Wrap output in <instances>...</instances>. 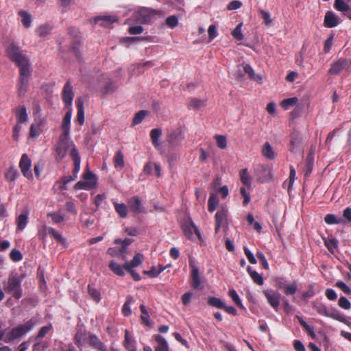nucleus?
Returning <instances> with one entry per match:
<instances>
[{
    "label": "nucleus",
    "instance_id": "nucleus-16",
    "mask_svg": "<svg viewBox=\"0 0 351 351\" xmlns=\"http://www.w3.org/2000/svg\"><path fill=\"white\" fill-rule=\"evenodd\" d=\"M339 23L340 19L335 12L332 11L326 12L324 21V25L326 27H335L337 26Z\"/></svg>",
    "mask_w": 351,
    "mask_h": 351
},
{
    "label": "nucleus",
    "instance_id": "nucleus-45",
    "mask_svg": "<svg viewBox=\"0 0 351 351\" xmlns=\"http://www.w3.org/2000/svg\"><path fill=\"white\" fill-rule=\"evenodd\" d=\"M297 97H291L282 100L280 103V106L285 110H288L291 106H295L298 103Z\"/></svg>",
    "mask_w": 351,
    "mask_h": 351
},
{
    "label": "nucleus",
    "instance_id": "nucleus-28",
    "mask_svg": "<svg viewBox=\"0 0 351 351\" xmlns=\"http://www.w3.org/2000/svg\"><path fill=\"white\" fill-rule=\"evenodd\" d=\"M155 340L158 344L155 351H169L168 343L165 338L160 335H156Z\"/></svg>",
    "mask_w": 351,
    "mask_h": 351
},
{
    "label": "nucleus",
    "instance_id": "nucleus-26",
    "mask_svg": "<svg viewBox=\"0 0 351 351\" xmlns=\"http://www.w3.org/2000/svg\"><path fill=\"white\" fill-rule=\"evenodd\" d=\"M182 139L181 132L178 130H173L168 136V141L173 146L178 145Z\"/></svg>",
    "mask_w": 351,
    "mask_h": 351
},
{
    "label": "nucleus",
    "instance_id": "nucleus-27",
    "mask_svg": "<svg viewBox=\"0 0 351 351\" xmlns=\"http://www.w3.org/2000/svg\"><path fill=\"white\" fill-rule=\"evenodd\" d=\"M262 154L264 157L269 160H273L276 157V153L268 142L264 144L262 149Z\"/></svg>",
    "mask_w": 351,
    "mask_h": 351
},
{
    "label": "nucleus",
    "instance_id": "nucleus-21",
    "mask_svg": "<svg viewBox=\"0 0 351 351\" xmlns=\"http://www.w3.org/2000/svg\"><path fill=\"white\" fill-rule=\"evenodd\" d=\"M70 156L72 157V158L73 160V163H74L73 175L77 176V173L80 170V162H81V158H80V156L77 149H73L71 152Z\"/></svg>",
    "mask_w": 351,
    "mask_h": 351
},
{
    "label": "nucleus",
    "instance_id": "nucleus-19",
    "mask_svg": "<svg viewBox=\"0 0 351 351\" xmlns=\"http://www.w3.org/2000/svg\"><path fill=\"white\" fill-rule=\"evenodd\" d=\"M71 117L72 110L69 109L65 114L62 124V134L66 136H69L70 134V123Z\"/></svg>",
    "mask_w": 351,
    "mask_h": 351
},
{
    "label": "nucleus",
    "instance_id": "nucleus-54",
    "mask_svg": "<svg viewBox=\"0 0 351 351\" xmlns=\"http://www.w3.org/2000/svg\"><path fill=\"white\" fill-rule=\"evenodd\" d=\"M146 114L147 112L145 110H141L138 112H137L133 119V125H138L141 123L142 121L145 119Z\"/></svg>",
    "mask_w": 351,
    "mask_h": 351
},
{
    "label": "nucleus",
    "instance_id": "nucleus-22",
    "mask_svg": "<svg viewBox=\"0 0 351 351\" xmlns=\"http://www.w3.org/2000/svg\"><path fill=\"white\" fill-rule=\"evenodd\" d=\"M15 112L18 123H23L27 121L28 115L25 106H22L18 107Z\"/></svg>",
    "mask_w": 351,
    "mask_h": 351
},
{
    "label": "nucleus",
    "instance_id": "nucleus-33",
    "mask_svg": "<svg viewBox=\"0 0 351 351\" xmlns=\"http://www.w3.org/2000/svg\"><path fill=\"white\" fill-rule=\"evenodd\" d=\"M44 229L46 230V232L52 235L53 237L57 241H58L59 243H62V244H65L66 243V240L57 231H56L55 229H53V228H51V227H47V226H44Z\"/></svg>",
    "mask_w": 351,
    "mask_h": 351
},
{
    "label": "nucleus",
    "instance_id": "nucleus-20",
    "mask_svg": "<svg viewBox=\"0 0 351 351\" xmlns=\"http://www.w3.org/2000/svg\"><path fill=\"white\" fill-rule=\"evenodd\" d=\"M83 178L86 182L90 189L95 188L97 185V178L95 174L91 172L89 169H86V171L83 174Z\"/></svg>",
    "mask_w": 351,
    "mask_h": 351
},
{
    "label": "nucleus",
    "instance_id": "nucleus-53",
    "mask_svg": "<svg viewBox=\"0 0 351 351\" xmlns=\"http://www.w3.org/2000/svg\"><path fill=\"white\" fill-rule=\"evenodd\" d=\"M88 291L90 297L96 302H99L100 301V293L93 286L88 285Z\"/></svg>",
    "mask_w": 351,
    "mask_h": 351
},
{
    "label": "nucleus",
    "instance_id": "nucleus-44",
    "mask_svg": "<svg viewBox=\"0 0 351 351\" xmlns=\"http://www.w3.org/2000/svg\"><path fill=\"white\" fill-rule=\"evenodd\" d=\"M243 23H239L237 26L232 32V36L237 40H242L244 36L242 33Z\"/></svg>",
    "mask_w": 351,
    "mask_h": 351
},
{
    "label": "nucleus",
    "instance_id": "nucleus-61",
    "mask_svg": "<svg viewBox=\"0 0 351 351\" xmlns=\"http://www.w3.org/2000/svg\"><path fill=\"white\" fill-rule=\"evenodd\" d=\"M336 287L341 289L346 294H351V288H350L345 282L342 281H337Z\"/></svg>",
    "mask_w": 351,
    "mask_h": 351
},
{
    "label": "nucleus",
    "instance_id": "nucleus-41",
    "mask_svg": "<svg viewBox=\"0 0 351 351\" xmlns=\"http://www.w3.org/2000/svg\"><path fill=\"white\" fill-rule=\"evenodd\" d=\"M280 288L284 289V293L285 295H293L296 293L298 289V285L295 281H294L291 285H284L280 287Z\"/></svg>",
    "mask_w": 351,
    "mask_h": 351
},
{
    "label": "nucleus",
    "instance_id": "nucleus-2",
    "mask_svg": "<svg viewBox=\"0 0 351 351\" xmlns=\"http://www.w3.org/2000/svg\"><path fill=\"white\" fill-rule=\"evenodd\" d=\"M34 326V322L32 320H29L24 324L19 325L8 332L5 331H0V340H3L5 342H10L18 339L31 330Z\"/></svg>",
    "mask_w": 351,
    "mask_h": 351
},
{
    "label": "nucleus",
    "instance_id": "nucleus-29",
    "mask_svg": "<svg viewBox=\"0 0 351 351\" xmlns=\"http://www.w3.org/2000/svg\"><path fill=\"white\" fill-rule=\"evenodd\" d=\"M18 14L21 17V23L26 28L29 27L32 21V15L25 10H20Z\"/></svg>",
    "mask_w": 351,
    "mask_h": 351
},
{
    "label": "nucleus",
    "instance_id": "nucleus-24",
    "mask_svg": "<svg viewBox=\"0 0 351 351\" xmlns=\"http://www.w3.org/2000/svg\"><path fill=\"white\" fill-rule=\"evenodd\" d=\"M77 114V121L82 125L84 123V101L82 99H77L76 101Z\"/></svg>",
    "mask_w": 351,
    "mask_h": 351
},
{
    "label": "nucleus",
    "instance_id": "nucleus-12",
    "mask_svg": "<svg viewBox=\"0 0 351 351\" xmlns=\"http://www.w3.org/2000/svg\"><path fill=\"white\" fill-rule=\"evenodd\" d=\"M74 97L73 87L70 82H67L62 90V99L66 108H70Z\"/></svg>",
    "mask_w": 351,
    "mask_h": 351
},
{
    "label": "nucleus",
    "instance_id": "nucleus-30",
    "mask_svg": "<svg viewBox=\"0 0 351 351\" xmlns=\"http://www.w3.org/2000/svg\"><path fill=\"white\" fill-rule=\"evenodd\" d=\"M300 134L297 132H293L291 134V140H290V148L289 150L291 152H296L297 148L300 144Z\"/></svg>",
    "mask_w": 351,
    "mask_h": 351
},
{
    "label": "nucleus",
    "instance_id": "nucleus-34",
    "mask_svg": "<svg viewBox=\"0 0 351 351\" xmlns=\"http://www.w3.org/2000/svg\"><path fill=\"white\" fill-rule=\"evenodd\" d=\"M240 179L243 185L250 187L252 184V177L248 174L247 169H243L240 171Z\"/></svg>",
    "mask_w": 351,
    "mask_h": 351
},
{
    "label": "nucleus",
    "instance_id": "nucleus-55",
    "mask_svg": "<svg viewBox=\"0 0 351 351\" xmlns=\"http://www.w3.org/2000/svg\"><path fill=\"white\" fill-rule=\"evenodd\" d=\"M258 12L261 14V16H262V18L263 19L264 23L267 26H270L272 23V19L271 18L270 14L268 12L265 11L263 10H260L258 11Z\"/></svg>",
    "mask_w": 351,
    "mask_h": 351
},
{
    "label": "nucleus",
    "instance_id": "nucleus-35",
    "mask_svg": "<svg viewBox=\"0 0 351 351\" xmlns=\"http://www.w3.org/2000/svg\"><path fill=\"white\" fill-rule=\"evenodd\" d=\"M114 206V209L116 212L119 214V217L121 218H125L128 215V207L125 204L123 203H117L113 202Z\"/></svg>",
    "mask_w": 351,
    "mask_h": 351
},
{
    "label": "nucleus",
    "instance_id": "nucleus-42",
    "mask_svg": "<svg viewBox=\"0 0 351 351\" xmlns=\"http://www.w3.org/2000/svg\"><path fill=\"white\" fill-rule=\"evenodd\" d=\"M313 308L316 309L317 312L319 315L327 317L328 313L329 312V309H328L327 306L325 304L314 302Z\"/></svg>",
    "mask_w": 351,
    "mask_h": 351
},
{
    "label": "nucleus",
    "instance_id": "nucleus-37",
    "mask_svg": "<svg viewBox=\"0 0 351 351\" xmlns=\"http://www.w3.org/2000/svg\"><path fill=\"white\" fill-rule=\"evenodd\" d=\"M162 134V131L160 129L155 128L151 130L150 136L152 141V143L155 147H158L160 146L159 138Z\"/></svg>",
    "mask_w": 351,
    "mask_h": 351
},
{
    "label": "nucleus",
    "instance_id": "nucleus-59",
    "mask_svg": "<svg viewBox=\"0 0 351 351\" xmlns=\"http://www.w3.org/2000/svg\"><path fill=\"white\" fill-rule=\"evenodd\" d=\"M208 34L210 41L213 40L217 36V30L215 25H210L208 29Z\"/></svg>",
    "mask_w": 351,
    "mask_h": 351
},
{
    "label": "nucleus",
    "instance_id": "nucleus-5",
    "mask_svg": "<svg viewBox=\"0 0 351 351\" xmlns=\"http://www.w3.org/2000/svg\"><path fill=\"white\" fill-rule=\"evenodd\" d=\"M254 176L259 183L269 182L273 180L271 167L268 165H256L254 167Z\"/></svg>",
    "mask_w": 351,
    "mask_h": 351
},
{
    "label": "nucleus",
    "instance_id": "nucleus-48",
    "mask_svg": "<svg viewBox=\"0 0 351 351\" xmlns=\"http://www.w3.org/2000/svg\"><path fill=\"white\" fill-rule=\"evenodd\" d=\"M89 342L95 348L97 349L98 350H103L104 348V344L95 335L90 336Z\"/></svg>",
    "mask_w": 351,
    "mask_h": 351
},
{
    "label": "nucleus",
    "instance_id": "nucleus-43",
    "mask_svg": "<svg viewBox=\"0 0 351 351\" xmlns=\"http://www.w3.org/2000/svg\"><path fill=\"white\" fill-rule=\"evenodd\" d=\"M208 304L210 306L221 309H223L224 307H226L225 303L220 298L215 297L209 298L208 300Z\"/></svg>",
    "mask_w": 351,
    "mask_h": 351
},
{
    "label": "nucleus",
    "instance_id": "nucleus-52",
    "mask_svg": "<svg viewBox=\"0 0 351 351\" xmlns=\"http://www.w3.org/2000/svg\"><path fill=\"white\" fill-rule=\"evenodd\" d=\"M228 295L232 298L236 305L239 307H243L241 300L234 289H230Z\"/></svg>",
    "mask_w": 351,
    "mask_h": 351
},
{
    "label": "nucleus",
    "instance_id": "nucleus-10",
    "mask_svg": "<svg viewBox=\"0 0 351 351\" xmlns=\"http://www.w3.org/2000/svg\"><path fill=\"white\" fill-rule=\"evenodd\" d=\"M189 267L191 269L192 286L194 289H201V280L199 276V269L194 258L189 259Z\"/></svg>",
    "mask_w": 351,
    "mask_h": 351
},
{
    "label": "nucleus",
    "instance_id": "nucleus-60",
    "mask_svg": "<svg viewBox=\"0 0 351 351\" xmlns=\"http://www.w3.org/2000/svg\"><path fill=\"white\" fill-rule=\"evenodd\" d=\"M324 221L328 224H337L340 223V219H337L335 215L332 214L326 215Z\"/></svg>",
    "mask_w": 351,
    "mask_h": 351
},
{
    "label": "nucleus",
    "instance_id": "nucleus-57",
    "mask_svg": "<svg viewBox=\"0 0 351 351\" xmlns=\"http://www.w3.org/2000/svg\"><path fill=\"white\" fill-rule=\"evenodd\" d=\"M132 302V298H129L127 299V301L124 303L122 313L125 316H129L132 314V311L130 308V304Z\"/></svg>",
    "mask_w": 351,
    "mask_h": 351
},
{
    "label": "nucleus",
    "instance_id": "nucleus-51",
    "mask_svg": "<svg viewBox=\"0 0 351 351\" xmlns=\"http://www.w3.org/2000/svg\"><path fill=\"white\" fill-rule=\"evenodd\" d=\"M300 324L304 327L305 330L313 337H315V334L314 332V329L313 327L310 326L302 317L297 316Z\"/></svg>",
    "mask_w": 351,
    "mask_h": 351
},
{
    "label": "nucleus",
    "instance_id": "nucleus-64",
    "mask_svg": "<svg viewBox=\"0 0 351 351\" xmlns=\"http://www.w3.org/2000/svg\"><path fill=\"white\" fill-rule=\"evenodd\" d=\"M242 6V3L240 1L234 0L229 3L227 6L228 10H234L240 8Z\"/></svg>",
    "mask_w": 351,
    "mask_h": 351
},
{
    "label": "nucleus",
    "instance_id": "nucleus-63",
    "mask_svg": "<svg viewBox=\"0 0 351 351\" xmlns=\"http://www.w3.org/2000/svg\"><path fill=\"white\" fill-rule=\"evenodd\" d=\"M166 23L170 27L173 28L176 26H177V25L178 23V21L177 17L176 16L173 15V16H170L167 18Z\"/></svg>",
    "mask_w": 351,
    "mask_h": 351
},
{
    "label": "nucleus",
    "instance_id": "nucleus-39",
    "mask_svg": "<svg viewBox=\"0 0 351 351\" xmlns=\"http://www.w3.org/2000/svg\"><path fill=\"white\" fill-rule=\"evenodd\" d=\"M247 270L255 283L259 285H262L263 284V278L258 273H257L256 271H252L250 266L247 267Z\"/></svg>",
    "mask_w": 351,
    "mask_h": 351
},
{
    "label": "nucleus",
    "instance_id": "nucleus-56",
    "mask_svg": "<svg viewBox=\"0 0 351 351\" xmlns=\"http://www.w3.org/2000/svg\"><path fill=\"white\" fill-rule=\"evenodd\" d=\"M10 258L14 262H18L22 260L23 254L19 250L13 249L10 254Z\"/></svg>",
    "mask_w": 351,
    "mask_h": 351
},
{
    "label": "nucleus",
    "instance_id": "nucleus-1",
    "mask_svg": "<svg viewBox=\"0 0 351 351\" xmlns=\"http://www.w3.org/2000/svg\"><path fill=\"white\" fill-rule=\"evenodd\" d=\"M8 58L19 66V70L30 67L27 58L21 51L19 47L13 42H10L5 47Z\"/></svg>",
    "mask_w": 351,
    "mask_h": 351
},
{
    "label": "nucleus",
    "instance_id": "nucleus-14",
    "mask_svg": "<svg viewBox=\"0 0 351 351\" xmlns=\"http://www.w3.org/2000/svg\"><path fill=\"white\" fill-rule=\"evenodd\" d=\"M128 206L130 210L135 214L145 212L141 199L138 196H134L128 201Z\"/></svg>",
    "mask_w": 351,
    "mask_h": 351
},
{
    "label": "nucleus",
    "instance_id": "nucleus-40",
    "mask_svg": "<svg viewBox=\"0 0 351 351\" xmlns=\"http://www.w3.org/2000/svg\"><path fill=\"white\" fill-rule=\"evenodd\" d=\"M133 242V239L130 238H126L123 240L121 247L119 250V254L121 255L122 259L123 261L126 260V250L127 247L130 245Z\"/></svg>",
    "mask_w": 351,
    "mask_h": 351
},
{
    "label": "nucleus",
    "instance_id": "nucleus-11",
    "mask_svg": "<svg viewBox=\"0 0 351 351\" xmlns=\"http://www.w3.org/2000/svg\"><path fill=\"white\" fill-rule=\"evenodd\" d=\"M263 293L268 303L276 310L280 305V294L272 289L265 290Z\"/></svg>",
    "mask_w": 351,
    "mask_h": 351
},
{
    "label": "nucleus",
    "instance_id": "nucleus-36",
    "mask_svg": "<svg viewBox=\"0 0 351 351\" xmlns=\"http://www.w3.org/2000/svg\"><path fill=\"white\" fill-rule=\"evenodd\" d=\"M324 244L331 253H334L338 246V241L332 237H328L324 239Z\"/></svg>",
    "mask_w": 351,
    "mask_h": 351
},
{
    "label": "nucleus",
    "instance_id": "nucleus-8",
    "mask_svg": "<svg viewBox=\"0 0 351 351\" xmlns=\"http://www.w3.org/2000/svg\"><path fill=\"white\" fill-rule=\"evenodd\" d=\"M182 228L184 234L189 239H193L195 234L197 237H200V232L199 230L190 218H188L184 221L182 225Z\"/></svg>",
    "mask_w": 351,
    "mask_h": 351
},
{
    "label": "nucleus",
    "instance_id": "nucleus-31",
    "mask_svg": "<svg viewBox=\"0 0 351 351\" xmlns=\"http://www.w3.org/2000/svg\"><path fill=\"white\" fill-rule=\"evenodd\" d=\"M327 317L343 323H345L346 321L344 315L341 313L339 310L335 308H332L329 310Z\"/></svg>",
    "mask_w": 351,
    "mask_h": 351
},
{
    "label": "nucleus",
    "instance_id": "nucleus-49",
    "mask_svg": "<svg viewBox=\"0 0 351 351\" xmlns=\"http://www.w3.org/2000/svg\"><path fill=\"white\" fill-rule=\"evenodd\" d=\"M206 100L197 98H191L189 101V106L193 109H198L204 106Z\"/></svg>",
    "mask_w": 351,
    "mask_h": 351
},
{
    "label": "nucleus",
    "instance_id": "nucleus-47",
    "mask_svg": "<svg viewBox=\"0 0 351 351\" xmlns=\"http://www.w3.org/2000/svg\"><path fill=\"white\" fill-rule=\"evenodd\" d=\"M123 154L121 151L116 153L114 157V167L116 168H122L124 166Z\"/></svg>",
    "mask_w": 351,
    "mask_h": 351
},
{
    "label": "nucleus",
    "instance_id": "nucleus-9",
    "mask_svg": "<svg viewBox=\"0 0 351 351\" xmlns=\"http://www.w3.org/2000/svg\"><path fill=\"white\" fill-rule=\"evenodd\" d=\"M32 161L26 154L21 156L19 167L23 175L29 180L33 179V174L31 171Z\"/></svg>",
    "mask_w": 351,
    "mask_h": 351
},
{
    "label": "nucleus",
    "instance_id": "nucleus-32",
    "mask_svg": "<svg viewBox=\"0 0 351 351\" xmlns=\"http://www.w3.org/2000/svg\"><path fill=\"white\" fill-rule=\"evenodd\" d=\"M243 71L248 75L251 80L261 82L262 78L261 75H256L254 69L249 64H243Z\"/></svg>",
    "mask_w": 351,
    "mask_h": 351
},
{
    "label": "nucleus",
    "instance_id": "nucleus-38",
    "mask_svg": "<svg viewBox=\"0 0 351 351\" xmlns=\"http://www.w3.org/2000/svg\"><path fill=\"white\" fill-rule=\"evenodd\" d=\"M109 268L118 276H123L125 275V272L123 271V266H121V265H119V263H116L114 261H110L109 264Z\"/></svg>",
    "mask_w": 351,
    "mask_h": 351
},
{
    "label": "nucleus",
    "instance_id": "nucleus-46",
    "mask_svg": "<svg viewBox=\"0 0 351 351\" xmlns=\"http://www.w3.org/2000/svg\"><path fill=\"white\" fill-rule=\"evenodd\" d=\"M218 204L219 200L217 195L215 193L210 194L208 199V210L210 212H213L216 209Z\"/></svg>",
    "mask_w": 351,
    "mask_h": 351
},
{
    "label": "nucleus",
    "instance_id": "nucleus-17",
    "mask_svg": "<svg viewBox=\"0 0 351 351\" xmlns=\"http://www.w3.org/2000/svg\"><path fill=\"white\" fill-rule=\"evenodd\" d=\"M348 65V61L345 59H339L331 64L328 73L331 75L339 74Z\"/></svg>",
    "mask_w": 351,
    "mask_h": 351
},
{
    "label": "nucleus",
    "instance_id": "nucleus-25",
    "mask_svg": "<svg viewBox=\"0 0 351 351\" xmlns=\"http://www.w3.org/2000/svg\"><path fill=\"white\" fill-rule=\"evenodd\" d=\"M351 0H335L334 3V8L343 13V14L349 10V3Z\"/></svg>",
    "mask_w": 351,
    "mask_h": 351
},
{
    "label": "nucleus",
    "instance_id": "nucleus-62",
    "mask_svg": "<svg viewBox=\"0 0 351 351\" xmlns=\"http://www.w3.org/2000/svg\"><path fill=\"white\" fill-rule=\"evenodd\" d=\"M216 141L217 146L221 149H224L226 147V138L224 136L218 135L216 136Z\"/></svg>",
    "mask_w": 351,
    "mask_h": 351
},
{
    "label": "nucleus",
    "instance_id": "nucleus-23",
    "mask_svg": "<svg viewBox=\"0 0 351 351\" xmlns=\"http://www.w3.org/2000/svg\"><path fill=\"white\" fill-rule=\"evenodd\" d=\"M27 221L28 212L25 210L16 219L17 229L19 231H23L27 226Z\"/></svg>",
    "mask_w": 351,
    "mask_h": 351
},
{
    "label": "nucleus",
    "instance_id": "nucleus-4",
    "mask_svg": "<svg viewBox=\"0 0 351 351\" xmlns=\"http://www.w3.org/2000/svg\"><path fill=\"white\" fill-rule=\"evenodd\" d=\"M4 289L16 299L22 296L21 279L16 274H10L8 281L4 283Z\"/></svg>",
    "mask_w": 351,
    "mask_h": 351
},
{
    "label": "nucleus",
    "instance_id": "nucleus-3",
    "mask_svg": "<svg viewBox=\"0 0 351 351\" xmlns=\"http://www.w3.org/2000/svg\"><path fill=\"white\" fill-rule=\"evenodd\" d=\"M73 149H77L73 141L70 139L69 136L61 134L55 149L56 160H62L66 155L69 149H70L71 152Z\"/></svg>",
    "mask_w": 351,
    "mask_h": 351
},
{
    "label": "nucleus",
    "instance_id": "nucleus-13",
    "mask_svg": "<svg viewBox=\"0 0 351 351\" xmlns=\"http://www.w3.org/2000/svg\"><path fill=\"white\" fill-rule=\"evenodd\" d=\"M228 210L226 208H221L215 215V232H217L221 227L227 224Z\"/></svg>",
    "mask_w": 351,
    "mask_h": 351
},
{
    "label": "nucleus",
    "instance_id": "nucleus-58",
    "mask_svg": "<svg viewBox=\"0 0 351 351\" xmlns=\"http://www.w3.org/2000/svg\"><path fill=\"white\" fill-rule=\"evenodd\" d=\"M338 305L341 308L346 310H348L351 307V303L350 302V301L346 297L343 296L340 297L338 302Z\"/></svg>",
    "mask_w": 351,
    "mask_h": 351
},
{
    "label": "nucleus",
    "instance_id": "nucleus-6",
    "mask_svg": "<svg viewBox=\"0 0 351 351\" xmlns=\"http://www.w3.org/2000/svg\"><path fill=\"white\" fill-rule=\"evenodd\" d=\"M158 11L147 8H141L135 14V19L138 23H148L158 14Z\"/></svg>",
    "mask_w": 351,
    "mask_h": 351
},
{
    "label": "nucleus",
    "instance_id": "nucleus-15",
    "mask_svg": "<svg viewBox=\"0 0 351 351\" xmlns=\"http://www.w3.org/2000/svg\"><path fill=\"white\" fill-rule=\"evenodd\" d=\"M93 21L95 24H99L101 26L110 27V25L118 21V18L115 15H101L95 17Z\"/></svg>",
    "mask_w": 351,
    "mask_h": 351
},
{
    "label": "nucleus",
    "instance_id": "nucleus-7",
    "mask_svg": "<svg viewBox=\"0 0 351 351\" xmlns=\"http://www.w3.org/2000/svg\"><path fill=\"white\" fill-rule=\"evenodd\" d=\"M20 78L19 84L18 86V94L19 97H23L28 86V80L31 74L30 67L23 68L19 70Z\"/></svg>",
    "mask_w": 351,
    "mask_h": 351
},
{
    "label": "nucleus",
    "instance_id": "nucleus-50",
    "mask_svg": "<svg viewBox=\"0 0 351 351\" xmlns=\"http://www.w3.org/2000/svg\"><path fill=\"white\" fill-rule=\"evenodd\" d=\"M51 27L49 25H43L40 26L36 32L40 37H45L50 34Z\"/></svg>",
    "mask_w": 351,
    "mask_h": 351
},
{
    "label": "nucleus",
    "instance_id": "nucleus-18",
    "mask_svg": "<svg viewBox=\"0 0 351 351\" xmlns=\"http://www.w3.org/2000/svg\"><path fill=\"white\" fill-rule=\"evenodd\" d=\"M144 260V256L141 253H137L130 262L125 261L123 267L126 270H130L134 267L139 266Z\"/></svg>",
    "mask_w": 351,
    "mask_h": 351
}]
</instances>
